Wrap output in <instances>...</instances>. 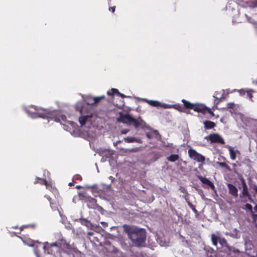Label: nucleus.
<instances>
[{"instance_id": "nucleus-1", "label": "nucleus", "mask_w": 257, "mask_h": 257, "mask_svg": "<svg viewBox=\"0 0 257 257\" xmlns=\"http://www.w3.org/2000/svg\"><path fill=\"white\" fill-rule=\"evenodd\" d=\"M123 228L128 238L136 246L142 247L146 246V232L144 229L128 225H124Z\"/></svg>"}, {"instance_id": "nucleus-2", "label": "nucleus", "mask_w": 257, "mask_h": 257, "mask_svg": "<svg viewBox=\"0 0 257 257\" xmlns=\"http://www.w3.org/2000/svg\"><path fill=\"white\" fill-rule=\"evenodd\" d=\"M118 122L123 123H126L130 125H133L135 128L139 127H143L146 124L145 122L141 118V117L136 119L132 117L129 114H123L122 112L119 113V116L117 118Z\"/></svg>"}, {"instance_id": "nucleus-3", "label": "nucleus", "mask_w": 257, "mask_h": 257, "mask_svg": "<svg viewBox=\"0 0 257 257\" xmlns=\"http://www.w3.org/2000/svg\"><path fill=\"white\" fill-rule=\"evenodd\" d=\"M26 111L28 114L33 118H50L51 115V113L47 109L38 107L35 105L29 106L26 108Z\"/></svg>"}, {"instance_id": "nucleus-4", "label": "nucleus", "mask_w": 257, "mask_h": 257, "mask_svg": "<svg viewBox=\"0 0 257 257\" xmlns=\"http://www.w3.org/2000/svg\"><path fill=\"white\" fill-rule=\"evenodd\" d=\"M44 248L45 252L54 256H58L61 252L60 250V247H58L56 242L51 244L47 243L44 245Z\"/></svg>"}, {"instance_id": "nucleus-5", "label": "nucleus", "mask_w": 257, "mask_h": 257, "mask_svg": "<svg viewBox=\"0 0 257 257\" xmlns=\"http://www.w3.org/2000/svg\"><path fill=\"white\" fill-rule=\"evenodd\" d=\"M193 110L195 111L200 112L203 114H205L206 113L213 114V112L209 108L202 104L194 103Z\"/></svg>"}, {"instance_id": "nucleus-6", "label": "nucleus", "mask_w": 257, "mask_h": 257, "mask_svg": "<svg viewBox=\"0 0 257 257\" xmlns=\"http://www.w3.org/2000/svg\"><path fill=\"white\" fill-rule=\"evenodd\" d=\"M188 155L190 158L197 161L198 162L202 163L205 161V157L198 153L196 150L193 149H189Z\"/></svg>"}, {"instance_id": "nucleus-7", "label": "nucleus", "mask_w": 257, "mask_h": 257, "mask_svg": "<svg viewBox=\"0 0 257 257\" xmlns=\"http://www.w3.org/2000/svg\"><path fill=\"white\" fill-rule=\"evenodd\" d=\"M205 139L209 140L211 143H220L222 145L225 144L224 139L217 133L211 134L205 137Z\"/></svg>"}, {"instance_id": "nucleus-8", "label": "nucleus", "mask_w": 257, "mask_h": 257, "mask_svg": "<svg viewBox=\"0 0 257 257\" xmlns=\"http://www.w3.org/2000/svg\"><path fill=\"white\" fill-rule=\"evenodd\" d=\"M211 240L214 246H217L218 241L221 247H227L228 245L226 240L224 237H218L214 234L211 235Z\"/></svg>"}, {"instance_id": "nucleus-9", "label": "nucleus", "mask_w": 257, "mask_h": 257, "mask_svg": "<svg viewBox=\"0 0 257 257\" xmlns=\"http://www.w3.org/2000/svg\"><path fill=\"white\" fill-rule=\"evenodd\" d=\"M197 178L203 184L202 185L203 188L207 189L210 188L212 190H215V187L214 184L211 182L208 179L200 175L198 176Z\"/></svg>"}, {"instance_id": "nucleus-10", "label": "nucleus", "mask_w": 257, "mask_h": 257, "mask_svg": "<svg viewBox=\"0 0 257 257\" xmlns=\"http://www.w3.org/2000/svg\"><path fill=\"white\" fill-rule=\"evenodd\" d=\"M79 221L82 225L85 226L88 229L95 230L96 229H99L100 228L99 226L93 224L90 220L84 218H79Z\"/></svg>"}, {"instance_id": "nucleus-11", "label": "nucleus", "mask_w": 257, "mask_h": 257, "mask_svg": "<svg viewBox=\"0 0 257 257\" xmlns=\"http://www.w3.org/2000/svg\"><path fill=\"white\" fill-rule=\"evenodd\" d=\"M105 96L104 95L98 96V97H88L86 101V103L88 105H94L98 103L102 99H104Z\"/></svg>"}, {"instance_id": "nucleus-12", "label": "nucleus", "mask_w": 257, "mask_h": 257, "mask_svg": "<svg viewBox=\"0 0 257 257\" xmlns=\"http://www.w3.org/2000/svg\"><path fill=\"white\" fill-rule=\"evenodd\" d=\"M227 187L229 194L234 197H237L238 190L237 188L234 185L230 183L227 184Z\"/></svg>"}, {"instance_id": "nucleus-13", "label": "nucleus", "mask_w": 257, "mask_h": 257, "mask_svg": "<svg viewBox=\"0 0 257 257\" xmlns=\"http://www.w3.org/2000/svg\"><path fill=\"white\" fill-rule=\"evenodd\" d=\"M56 243L58 247H60V250L61 252L65 249H69L70 248V244L67 243L64 240H59L57 242H56Z\"/></svg>"}, {"instance_id": "nucleus-14", "label": "nucleus", "mask_w": 257, "mask_h": 257, "mask_svg": "<svg viewBox=\"0 0 257 257\" xmlns=\"http://www.w3.org/2000/svg\"><path fill=\"white\" fill-rule=\"evenodd\" d=\"M87 206L89 208L95 209L96 208V200L94 198H89L86 201Z\"/></svg>"}, {"instance_id": "nucleus-15", "label": "nucleus", "mask_w": 257, "mask_h": 257, "mask_svg": "<svg viewBox=\"0 0 257 257\" xmlns=\"http://www.w3.org/2000/svg\"><path fill=\"white\" fill-rule=\"evenodd\" d=\"M223 93L220 95V96H217V93H218V91H215L213 97L216 99V104H218L220 102L222 101L223 100L225 99L226 97L225 96L224 91L222 90Z\"/></svg>"}, {"instance_id": "nucleus-16", "label": "nucleus", "mask_w": 257, "mask_h": 257, "mask_svg": "<svg viewBox=\"0 0 257 257\" xmlns=\"http://www.w3.org/2000/svg\"><path fill=\"white\" fill-rule=\"evenodd\" d=\"M114 93L117 94L118 96H120L121 98L131 97V96H127L122 93H121L116 88H111L110 90L108 91L107 92V94L108 95H113Z\"/></svg>"}, {"instance_id": "nucleus-17", "label": "nucleus", "mask_w": 257, "mask_h": 257, "mask_svg": "<svg viewBox=\"0 0 257 257\" xmlns=\"http://www.w3.org/2000/svg\"><path fill=\"white\" fill-rule=\"evenodd\" d=\"M241 183H242V194L243 196H249L250 195L248 191L247 186L245 182V180L243 179H241Z\"/></svg>"}, {"instance_id": "nucleus-18", "label": "nucleus", "mask_w": 257, "mask_h": 257, "mask_svg": "<svg viewBox=\"0 0 257 257\" xmlns=\"http://www.w3.org/2000/svg\"><path fill=\"white\" fill-rule=\"evenodd\" d=\"M182 102L183 103L184 109H193V105L194 103H192L190 102L183 99L182 100Z\"/></svg>"}, {"instance_id": "nucleus-19", "label": "nucleus", "mask_w": 257, "mask_h": 257, "mask_svg": "<svg viewBox=\"0 0 257 257\" xmlns=\"http://www.w3.org/2000/svg\"><path fill=\"white\" fill-rule=\"evenodd\" d=\"M204 127L206 130H210L214 128L216 126V124L211 121L206 120L203 122Z\"/></svg>"}, {"instance_id": "nucleus-20", "label": "nucleus", "mask_w": 257, "mask_h": 257, "mask_svg": "<svg viewBox=\"0 0 257 257\" xmlns=\"http://www.w3.org/2000/svg\"><path fill=\"white\" fill-rule=\"evenodd\" d=\"M124 141L125 142L128 143H134V142H137V143H141V141L140 139H137V138H135V137H132L125 138L124 139Z\"/></svg>"}, {"instance_id": "nucleus-21", "label": "nucleus", "mask_w": 257, "mask_h": 257, "mask_svg": "<svg viewBox=\"0 0 257 257\" xmlns=\"http://www.w3.org/2000/svg\"><path fill=\"white\" fill-rule=\"evenodd\" d=\"M146 101L148 103V104L153 106L158 107L161 105V103L158 101L151 100H146Z\"/></svg>"}, {"instance_id": "nucleus-22", "label": "nucleus", "mask_w": 257, "mask_h": 257, "mask_svg": "<svg viewBox=\"0 0 257 257\" xmlns=\"http://www.w3.org/2000/svg\"><path fill=\"white\" fill-rule=\"evenodd\" d=\"M90 117L89 115H85V116H82L79 117V121L80 123V124L82 126L84 125L86 121L87 120L88 118Z\"/></svg>"}, {"instance_id": "nucleus-23", "label": "nucleus", "mask_w": 257, "mask_h": 257, "mask_svg": "<svg viewBox=\"0 0 257 257\" xmlns=\"http://www.w3.org/2000/svg\"><path fill=\"white\" fill-rule=\"evenodd\" d=\"M179 157L178 155L173 154V155H171L170 156H169L167 158V160L169 161L174 162H175L176 161L178 160L179 159Z\"/></svg>"}, {"instance_id": "nucleus-24", "label": "nucleus", "mask_w": 257, "mask_h": 257, "mask_svg": "<svg viewBox=\"0 0 257 257\" xmlns=\"http://www.w3.org/2000/svg\"><path fill=\"white\" fill-rule=\"evenodd\" d=\"M172 108H173L180 112H185L184 107L179 104L172 105Z\"/></svg>"}, {"instance_id": "nucleus-25", "label": "nucleus", "mask_w": 257, "mask_h": 257, "mask_svg": "<svg viewBox=\"0 0 257 257\" xmlns=\"http://www.w3.org/2000/svg\"><path fill=\"white\" fill-rule=\"evenodd\" d=\"M217 164L219 165L220 167L225 168L229 171L230 170V167L225 162H218Z\"/></svg>"}, {"instance_id": "nucleus-26", "label": "nucleus", "mask_w": 257, "mask_h": 257, "mask_svg": "<svg viewBox=\"0 0 257 257\" xmlns=\"http://www.w3.org/2000/svg\"><path fill=\"white\" fill-rule=\"evenodd\" d=\"M36 180H37L35 183H39L42 185H47V182L46 179H42L40 178H37Z\"/></svg>"}, {"instance_id": "nucleus-27", "label": "nucleus", "mask_w": 257, "mask_h": 257, "mask_svg": "<svg viewBox=\"0 0 257 257\" xmlns=\"http://www.w3.org/2000/svg\"><path fill=\"white\" fill-rule=\"evenodd\" d=\"M226 248L229 251H232L234 253H238L239 252V250L238 249L236 248L233 246H230L229 245H228Z\"/></svg>"}, {"instance_id": "nucleus-28", "label": "nucleus", "mask_w": 257, "mask_h": 257, "mask_svg": "<svg viewBox=\"0 0 257 257\" xmlns=\"http://www.w3.org/2000/svg\"><path fill=\"white\" fill-rule=\"evenodd\" d=\"M229 154H230V158L232 160H234L236 159V153L235 152V151L233 150H232L231 148H230L229 149Z\"/></svg>"}, {"instance_id": "nucleus-29", "label": "nucleus", "mask_w": 257, "mask_h": 257, "mask_svg": "<svg viewBox=\"0 0 257 257\" xmlns=\"http://www.w3.org/2000/svg\"><path fill=\"white\" fill-rule=\"evenodd\" d=\"M244 209L248 210L249 211L250 214L254 211V208L253 209L252 208V205L248 203H246L245 205Z\"/></svg>"}, {"instance_id": "nucleus-30", "label": "nucleus", "mask_w": 257, "mask_h": 257, "mask_svg": "<svg viewBox=\"0 0 257 257\" xmlns=\"http://www.w3.org/2000/svg\"><path fill=\"white\" fill-rule=\"evenodd\" d=\"M254 92V91L252 89H249V90H246V94H247V97L249 98V99L251 100V101H252V93Z\"/></svg>"}, {"instance_id": "nucleus-31", "label": "nucleus", "mask_w": 257, "mask_h": 257, "mask_svg": "<svg viewBox=\"0 0 257 257\" xmlns=\"http://www.w3.org/2000/svg\"><path fill=\"white\" fill-rule=\"evenodd\" d=\"M188 205L191 208V209L192 210V211L196 215H198V211L196 209L195 206L194 205H193L191 203H190V202H188Z\"/></svg>"}, {"instance_id": "nucleus-32", "label": "nucleus", "mask_w": 257, "mask_h": 257, "mask_svg": "<svg viewBox=\"0 0 257 257\" xmlns=\"http://www.w3.org/2000/svg\"><path fill=\"white\" fill-rule=\"evenodd\" d=\"M254 212H255L254 210L250 214L252 219V222L255 223L256 221H257V213H255Z\"/></svg>"}, {"instance_id": "nucleus-33", "label": "nucleus", "mask_w": 257, "mask_h": 257, "mask_svg": "<svg viewBox=\"0 0 257 257\" xmlns=\"http://www.w3.org/2000/svg\"><path fill=\"white\" fill-rule=\"evenodd\" d=\"M73 180H81L82 177L79 175H76L73 177Z\"/></svg>"}, {"instance_id": "nucleus-34", "label": "nucleus", "mask_w": 257, "mask_h": 257, "mask_svg": "<svg viewBox=\"0 0 257 257\" xmlns=\"http://www.w3.org/2000/svg\"><path fill=\"white\" fill-rule=\"evenodd\" d=\"M238 92L241 95H244L246 93V90L244 89H240L238 91Z\"/></svg>"}, {"instance_id": "nucleus-35", "label": "nucleus", "mask_w": 257, "mask_h": 257, "mask_svg": "<svg viewBox=\"0 0 257 257\" xmlns=\"http://www.w3.org/2000/svg\"><path fill=\"white\" fill-rule=\"evenodd\" d=\"M160 106H162V107H163L164 108H172V105H169L167 104H163V105L161 104V105Z\"/></svg>"}, {"instance_id": "nucleus-36", "label": "nucleus", "mask_w": 257, "mask_h": 257, "mask_svg": "<svg viewBox=\"0 0 257 257\" xmlns=\"http://www.w3.org/2000/svg\"><path fill=\"white\" fill-rule=\"evenodd\" d=\"M29 227H34L33 225H23L20 227V231H22L24 228H27Z\"/></svg>"}, {"instance_id": "nucleus-37", "label": "nucleus", "mask_w": 257, "mask_h": 257, "mask_svg": "<svg viewBox=\"0 0 257 257\" xmlns=\"http://www.w3.org/2000/svg\"><path fill=\"white\" fill-rule=\"evenodd\" d=\"M45 197L47 198V199L50 202V206L51 207L53 208L54 207H53V203H52L51 201V198L49 197V196H45Z\"/></svg>"}, {"instance_id": "nucleus-38", "label": "nucleus", "mask_w": 257, "mask_h": 257, "mask_svg": "<svg viewBox=\"0 0 257 257\" xmlns=\"http://www.w3.org/2000/svg\"><path fill=\"white\" fill-rule=\"evenodd\" d=\"M234 105V103L232 102H229L227 104V106L229 108H232Z\"/></svg>"}, {"instance_id": "nucleus-39", "label": "nucleus", "mask_w": 257, "mask_h": 257, "mask_svg": "<svg viewBox=\"0 0 257 257\" xmlns=\"http://www.w3.org/2000/svg\"><path fill=\"white\" fill-rule=\"evenodd\" d=\"M128 131L129 130L128 129H123L121 131V133L122 134H126V133H127V132H128Z\"/></svg>"}, {"instance_id": "nucleus-40", "label": "nucleus", "mask_w": 257, "mask_h": 257, "mask_svg": "<svg viewBox=\"0 0 257 257\" xmlns=\"http://www.w3.org/2000/svg\"><path fill=\"white\" fill-rule=\"evenodd\" d=\"M109 10L110 11H111L112 13H114L115 10V7H110Z\"/></svg>"}, {"instance_id": "nucleus-41", "label": "nucleus", "mask_w": 257, "mask_h": 257, "mask_svg": "<svg viewBox=\"0 0 257 257\" xmlns=\"http://www.w3.org/2000/svg\"><path fill=\"white\" fill-rule=\"evenodd\" d=\"M146 136L149 139H151L152 138V135L149 133H146Z\"/></svg>"}, {"instance_id": "nucleus-42", "label": "nucleus", "mask_w": 257, "mask_h": 257, "mask_svg": "<svg viewBox=\"0 0 257 257\" xmlns=\"http://www.w3.org/2000/svg\"><path fill=\"white\" fill-rule=\"evenodd\" d=\"M101 224L103 225L104 227H106L107 226V223L105 222L102 221L100 222Z\"/></svg>"}, {"instance_id": "nucleus-43", "label": "nucleus", "mask_w": 257, "mask_h": 257, "mask_svg": "<svg viewBox=\"0 0 257 257\" xmlns=\"http://www.w3.org/2000/svg\"><path fill=\"white\" fill-rule=\"evenodd\" d=\"M61 118H62V120H63L64 121H66V117L65 115H61Z\"/></svg>"}, {"instance_id": "nucleus-44", "label": "nucleus", "mask_w": 257, "mask_h": 257, "mask_svg": "<svg viewBox=\"0 0 257 257\" xmlns=\"http://www.w3.org/2000/svg\"><path fill=\"white\" fill-rule=\"evenodd\" d=\"M94 234V233L93 232H91V231H89L87 232V235H89V236H92Z\"/></svg>"}, {"instance_id": "nucleus-45", "label": "nucleus", "mask_w": 257, "mask_h": 257, "mask_svg": "<svg viewBox=\"0 0 257 257\" xmlns=\"http://www.w3.org/2000/svg\"><path fill=\"white\" fill-rule=\"evenodd\" d=\"M112 251H113V252H114L116 253V252H117L118 251V249L117 248H114V249H113V250H112Z\"/></svg>"}, {"instance_id": "nucleus-46", "label": "nucleus", "mask_w": 257, "mask_h": 257, "mask_svg": "<svg viewBox=\"0 0 257 257\" xmlns=\"http://www.w3.org/2000/svg\"><path fill=\"white\" fill-rule=\"evenodd\" d=\"M76 188H77L78 189H80L82 188V187L80 185H77L76 186Z\"/></svg>"}, {"instance_id": "nucleus-47", "label": "nucleus", "mask_w": 257, "mask_h": 257, "mask_svg": "<svg viewBox=\"0 0 257 257\" xmlns=\"http://www.w3.org/2000/svg\"><path fill=\"white\" fill-rule=\"evenodd\" d=\"M254 210L255 211V212H257V204H256L255 205V206L254 207Z\"/></svg>"}, {"instance_id": "nucleus-48", "label": "nucleus", "mask_w": 257, "mask_h": 257, "mask_svg": "<svg viewBox=\"0 0 257 257\" xmlns=\"http://www.w3.org/2000/svg\"><path fill=\"white\" fill-rule=\"evenodd\" d=\"M73 185H74V184H73V182H70V183H69V186H73Z\"/></svg>"}, {"instance_id": "nucleus-49", "label": "nucleus", "mask_w": 257, "mask_h": 257, "mask_svg": "<svg viewBox=\"0 0 257 257\" xmlns=\"http://www.w3.org/2000/svg\"><path fill=\"white\" fill-rule=\"evenodd\" d=\"M254 190L255 191V192L257 193V186H255L254 188Z\"/></svg>"}, {"instance_id": "nucleus-50", "label": "nucleus", "mask_w": 257, "mask_h": 257, "mask_svg": "<svg viewBox=\"0 0 257 257\" xmlns=\"http://www.w3.org/2000/svg\"><path fill=\"white\" fill-rule=\"evenodd\" d=\"M95 239H96V240L97 241V242H99L98 240L97 239V237H95Z\"/></svg>"}, {"instance_id": "nucleus-51", "label": "nucleus", "mask_w": 257, "mask_h": 257, "mask_svg": "<svg viewBox=\"0 0 257 257\" xmlns=\"http://www.w3.org/2000/svg\"><path fill=\"white\" fill-rule=\"evenodd\" d=\"M217 96H220V92L218 91V93H217Z\"/></svg>"}, {"instance_id": "nucleus-52", "label": "nucleus", "mask_w": 257, "mask_h": 257, "mask_svg": "<svg viewBox=\"0 0 257 257\" xmlns=\"http://www.w3.org/2000/svg\"><path fill=\"white\" fill-rule=\"evenodd\" d=\"M254 224H255V226L257 228V223L255 222Z\"/></svg>"}]
</instances>
